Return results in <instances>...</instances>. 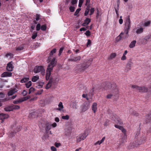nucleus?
I'll return each instance as SVG.
<instances>
[{
	"instance_id": "1",
	"label": "nucleus",
	"mask_w": 151,
	"mask_h": 151,
	"mask_svg": "<svg viewBox=\"0 0 151 151\" xmlns=\"http://www.w3.org/2000/svg\"><path fill=\"white\" fill-rule=\"evenodd\" d=\"M50 61V63L48 66L46 71V79L47 80L50 79L51 73L52 71L53 68L56 65L57 62L55 58H53L52 59L51 58Z\"/></svg>"
},
{
	"instance_id": "2",
	"label": "nucleus",
	"mask_w": 151,
	"mask_h": 151,
	"mask_svg": "<svg viewBox=\"0 0 151 151\" xmlns=\"http://www.w3.org/2000/svg\"><path fill=\"white\" fill-rule=\"evenodd\" d=\"M91 63L88 61L86 62V63H83V64H78L76 66V70L80 72L83 71L85 70L88 68L90 65Z\"/></svg>"
},
{
	"instance_id": "3",
	"label": "nucleus",
	"mask_w": 151,
	"mask_h": 151,
	"mask_svg": "<svg viewBox=\"0 0 151 151\" xmlns=\"http://www.w3.org/2000/svg\"><path fill=\"white\" fill-rule=\"evenodd\" d=\"M137 143L133 145L134 147H136L137 145H139L143 143L146 140V138L143 134H141L137 139Z\"/></svg>"
},
{
	"instance_id": "4",
	"label": "nucleus",
	"mask_w": 151,
	"mask_h": 151,
	"mask_svg": "<svg viewBox=\"0 0 151 151\" xmlns=\"http://www.w3.org/2000/svg\"><path fill=\"white\" fill-rule=\"evenodd\" d=\"M131 87L134 89L138 90L139 92H146L147 91V89L144 86H139L136 85H132Z\"/></svg>"
},
{
	"instance_id": "5",
	"label": "nucleus",
	"mask_w": 151,
	"mask_h": 151,
	"mask_svg": "<svg viewBox=\"0 0 151 151\" xmlns=\"http://www.w3.org/2000/svg\"><path fill=\"white\" fill-rule=\"evenodd\" d=\"M45 70L43 66H36L34 69V73H37L40 72L42 75H44L45 74Z\"/></svg>"
},
{
	"instance_id": "6",
	"label": "nucleus",
	"mask_w": 151,
	"mask_h": 151,
	"mask_svg": "<svg viewBox=\"0 0 151 151\" xmlns=\"http://www.w3.org/2000/svg\"><path fill=\"white\" fill-rule=\"evenodd\" d=\"M81 107L82 112H84L89 108V103L88 102H85L81 106Z\"/></svg>"
},
{
	"instance_id": "7",
	"label": "nucleus",
	"mask_w": 151,
	"mask_h": 151,
	"mask_svg": "<svg viewBox=\"0 0 151 151\" xmlns=\"http://www.w3.org/2000/svg\"><path fill=\"white\" fill-rule=\"evenodd\" d=\"M88 134L85 132L84 133L81 134L77 138V142H80L82 140H83L86 139L88 136Z\"/></svg>"
},
{
	"instance_id": "8",
	"label": "nucleus",
	"mask_w": 151,
	"mask_h": 151,
	"mask_svg": "<svg viewBox=\"0 0 151 151\" xmlns=\"http://www.w3.org/2000/svg\"><path fill=\"white\" fill-rule=\"evenodd\" d=\"M12 62H11L9 63L7 65L6 69L8 71H11L13 70V66L12 65Z\"/></svg>"
},
{
	"instance_id": "9",
	"label": "nucleus",
	"mask_w": 151,
	"mask_h": 151,
	"mask_svg": "<svg viewBox=\"0 0 151 151\" xmlns=\"http://www.w3.org/2000/svg\"><path fill=\"white\" fill-rule=\"evenodd\" d=\"M125 25L126 28H127V29H128V30H129L131 27V22L129 17L126 19Z\"/></svg>"
},
{
	"instance_id": "10",
	"label": "nucleus",
	"mask_w": 151,
	"mask_h": 151,
	"mask_svg": "<svg viewBox=\"0 0 151 151\" xmlns=\"http://www.w3.org/2000/svg\"><path fill=\"white\" fill-rule=\"evenodd\" d=\"M56 52V49H54L52 50L50 53V56L48 57V59L47 60V62L48 63L50 62V61L51 60V59L52 56L54 53H55Z\"/></svg>"
},
{
	"instance_id": "11",
	"label": "nucleus",
	"mask_w": 151,
	"mask_h": 151,
	"mask_svg": "<svg viewBox=\"0 0 151 151\" xmlns=\"http://www.w3.org/2000/svg\"><path fill=\"white\" fill-rule=\"evenodd\" d=\"M12 73L10 72H4L1 75V77H11L12 76Z\"/></svg>"
},
{
	"instance_id": "12",
	"label": "nucleus",
	"mask_w": 151,
	"mask_h": 151,
	"mask_svg": "<svg viewBox=\"0 0 151 151\" xmlns=\"http://www.w3.org/2000/svg\"><path fill=\"white\" fill-rule=\"evenodd\" d=\"M127 139V135L124 134L122 136L121 138V142L120 143V145H123L124 143L126 142V140Z\"/></svg>"
},
{
	"instance_id": "13",
	"label": "nucleus",
	"mask_w": 151,
	"mask_h": 151,
	"mask_svg": "<svg viewBox=\"0 0 151 151\" xmlns=\"http://www.w3.org/2000/svg\"><path fill=\"white\" fill-rule=\"evenodd\" d=\"M134 31L137 34L142 33L143 31V28L142 27H137L133 29Z\"/></svg>"
},
{
	"instance_id": "14",
	"label": "nucleus",
	"mask_w": 151,
	"mask_h": 151,
	"mask_svg": "<svg viewBox=\"0 0 151 151\" xmlns=\"http://www.w3.org/2000/svg\"><path fill=\"white\" fill-rule=\"evenodd\" d=\"M112 119L114 120L117 124H122L121 120L118 117H116L114 116V118L112 117Z\"/></svg>"
},
{
	"instance_id": "15",
	"label": "nucleus",
	"mask_w": 151,
	"mask_h": 151,
	"mask_svg": "<svg viewBox=\"0 0 151 151\" xmlns=\"http://www.w3.org/2000/svg\"><path fill=\"white\" fill-rule=\"evenodd\" d=\"M9 117L7 114L1 113L0 114V119L3 120L8 118Z\"/></svg>"
},
{
	"instance_id": "16",
	"label": "nucleus",
	"mask_w": 151,
	"mask_h": 151,
	"mask_svg": "<svg viewBox=\"0 0 151 151\" xmlns=\"http://www.w3.org/2000/svg\"><path fill=\"white\" fill-rule=\"evenodd\" d=\"M25 49L24 45L23 44L16 47V50L17 51H21Z\"/></svg>"
},
{
	"instance_id": "17",
	"label": "nucleus",
	"mask_w": 151,
	"mask_h": 151,
	"mask_svg": "<svg viewBox=\"0 0 151 151\" xmlns=\"http://www.w3.org/2000/svg\"><path fill=\"white\" fill-rule=\"evenodd\" d=\"M97 104L96 103H93L92 106V110L94 113H95L97 109Z\"/></svg>"
},
{
	"instance_id": "18",
	"label": "nucleus",
	"mask_w": 151,
	"mask_h": 151,
	"mask_svg": "<svg viewBox=\"0 0 151 151\" xmlns=\"http://www.w3.org/2000/svg\"><path fill=\"white\" fill-rule=\"evenodd\" d=\"M17 90L16 88L13 89L9 92L8 95L9 96H11L17 92Z\"/></svg>"
},
{
	"instance_id": "19",
	"label": "nucleus",
	"mask_w": 151,
	"mask_h": 151,
	"mask_svg": "<svg viewBox=\"0 0 151 151\" xmlns=\"http://www.w3.org/2000/svg\"><path fill=\"white\" fill-rule=\"evenodd\" d=\"M132 64V63L131 62H129L127 64L126 66V71L127 72L130 70L131 66Z\"/></svg>"
},
{
	"instance_id": "20",
	"label": "nucleus",
	"mask_w": 151,
	"mask_h": 151,
	"mask_svg": "<svg viewBox=\"0 0 151 151\" xmlns=\"http://www.w3.org/2000/svg\"><path fill=\"white\" fill-rule=\"evenodd\" d=\"M91 22V19L88 18H86L84 22L82 24V26H85Z\"/></svg>"
},
{
	"instance_id": "21",
	"label": "nucleus",
	"mask_w": 151,
	"mask_h": 151,
	"mask_svg": "<svg viewBox=\"0 0 151 151\" xmlns=\"http://www.w3.org/2000/svg\"><path fill=\"white\" fill-rule=\"evenodd\" d=\"M58 108L57 109L60 111H63V109L64 108L63 106V103L62 102H60L58 105Z\"/></svg>"
},
{
	"instance_id": "22",
	"label": "nucleus",
	"mask_w": 151,
	"mask_h": 151,
	"mask_svg": "<svg viewBox=\"0 0 151 151\" xmlns=\"http://www.w3.org/2000/svg\"><path fill=\"white\" fill-rule=\"evenodd\" d=\"M124 32H121L120 35L116 37V41L118 42L122 40L123 38L122 36L124 35Z\"/></svg>"
},
{
	"instance_id": "23",
	"label": "nucleus",
	"mask_w": 151,
	"mask_h": 151,
	"mask_svg": "<svg viewBox=\"0 0 151 151\" xmlns=\"http://www.w3.org/2000/svg\"><path fill=\"white\" fill-rule=\"evenodd\" d=\"M44 84V82H38L37 83V85L36 87L38 88H40L42 87Z\"/></svg>"
},
{
	"instance_id": "24",
	"label": "nucleus",
	"mask_w": 151,
	"mask_h": 151,
	"mask_svg": "<svg viewBox=\"0 0 151 151\" xmlns=\"http://www.w3.org/2000/svg\"><path fill=\"white\" fill-rule=\"evenodd\" d=\"M116 56V54L115 53H111L110 56L108 58V59L109 60H111L113 58H114Z\"/></svg>"
},
{
	"instance_id": "25",
	"label": "nucleus",
	"mask_w": 151,
	"mask_h": 151,
	"mask_svg": "<svg viewBox=\"0 0 151 151\" xmlns=\"http://www.w3.org/2000/svg\"><path fill=\"white\" fill-rule=\"evenodd\" d=\"M105 139V137H103L102 139L100 141H97L95 143V145H96L97 144H99V145H100L104 141Z\"/></svg>"
},
{
	"instance_id": "26",
	"label": "nucleus",
	"mask_w": 151,
	"mask_h": 151,
	"mask_svg": "<svg viewBox=\"0 0 151 151\" xmlns=\"http://www.w3.org/2000/svg\"><path fill=\"white\" fill-rule=\"evenodd\" d=\"M136 43V41L135 40H133L131 42L130 44L129 45V47L130 48H133L135 46Z\"/></svg>"
},
{
	"instance_id": "27",
	"label": "nucleus",
	"mask_w": 151,
	"mask_h": 151,
	"mask_svg": "<svg viewBox=\"0 0 151 151\" xmlns=\"http://www.w3.org/2000/svg\"><path fill=\"white\" fill-rule=\"evenodd\" d=\"M39 78L38 76H34L32 78V81L33 82L36 81Z\"/></svg>"
},
{
	"instance_id": "28",
	"label": "nucleus",
	"mask_w": 151,
	"mask_h": 151,
	"mask_svg": "<svg viewBox=\"0 0 151 151\" xmlns=\"http://www.w3.org/2000/svg\"><path fill=\"white\" fill-rule=\"evenodd\" d=\"M29 78H24L22 79L20 81V82L21 83H25L28 81Z\"/></svg>"
},
{
	"instance_id": "29",
	"label": "nucleus",
	"mask_w": 151,
	"mask_h": 151,
	"mask_svg": "<svg viewBox=\"0 0 151 151\" xmlns=\"http://www.w3.org/2000/svg\"><path fill=\"white\" fill-rule=\"evenodd\" d=\"M4 110L6 111H12V106L5 108Z\"/></svg>"
},
{
	"instance_id": "30",
	"label": "nucleus",
	"mask_w": 151,
	"mask_h": 151,
	"mask_svg": "<svg viewBox=\"0 0 151 151\" xmlns=\"http://www.w3.org/2000/svg\"><path fill=\"white\" fill-rule=\"evenodd\" d=\"M150 23L151 22L150 21L145 22L143 24V25L144 27H148L149 26Z\"/></svg>"
},
{
	"instance_id": "31",
	"label": "nucleus",
	"mask_w": 151,
	"mask_h": 151,
	"mask_svg": "<svg viewBox=\"0 0 151 151\" xmlns=\"http://www.w3.org/2000/svg\"><path fill=\"white\" fill-rule=\"evenodd\" d=\"M37 36V32L36 31L34 32L33 33L32 38V39H34Z\"/></svg>"
},
{
	"instance_id": "32",
	"label": "nucleus",
	"mask_w": 151,
	"mask_h": 151,
	"mask_svg": "<svg viewBox=\"0 0 151 151\" xmlns=\"http://www.w3.org/2000/svg\"><path fill=\"white\" fill-rule=\"evenodd\" d=\"M26 87L27 88H29L32 85L31 81H30L25 84Z\"/></svg>"
},
{
	"instance_id": "33",
	"label": "nucleus",
	"mask_w": 151,
	"mask_h": 151,
	"mask_svg": "<svg viewBox=\"0 0 151 151\" xmlns=\"http://www.w3.org/2000/svg\"><path fill=\"white\" fill-rule=\"evenodd\" d=\"M112 87L111 84L110 83H109L108 85H107L106 86V89L107 90L110 89V88H112Z\"/></svg>"
},
{
	"instance_id": "34",
	"label": "nucleus",
	"mask_w": 151,
	"mask_h": 151,
	"mask_svg": "<svg viewBox=\"0 0 151 151\" xmlns=\"http://www.w3.org/2000/svg\"><path fill=\"white\" fill-rule=\"evenodd\" d=\"M12 110L13 109H18L20 108V107L18 105H13L12 106Z\"/></svg>"
},
{
	"instance_id": "35",
	"label": "nucleus",
	"mask_w": 151,
	"mask_h": 151,
	"mask_svg": "<svg viewBox=\"0 0 151 151\" xmlns=\"http://www.w3.org/2000/svg\"><path fill=\"white\" fill-rule=\"evenodd\" d=\"M22 101L21 99H19L18 100L14 101H13V103L14 104H19L21 102H22Z\"/></svg>"
},
{
	"instance_id": "36",
	"label": "nucleus",
	"mask_w": 151,
	"mask_h": 151,
	"mask_svg": "<svg viewBox=\"0 0 151 151\" xmlns=\"http://www.w3.org/2000/svg\"><path fill=\"white\" fill-rule=\"evenodd\" d=\"M140 129L138 130V131L137 132V133L135 136V138L137 139L138 137H139V135L141 134H140Z\"/></svg>"
},
{
	"instance_id": "37",
	"label": "nucleus",
	"mask_w": 151,
	"mask_h": 151,
	"mask_svg": "<svg viewBox=\"0 0 151 151\" xmlns=\"http://www.w3.org/2000/svg\"><path fill=\"white\" fill-rule=\"evenodd\" d=\"M62 118L63 119L68 120L69 119V116L68 115H67L65 116H62Z\"/></svg>"
},
{
	"instance_id": "38",
	"label": "nucleus",
	"mask_w": 151,
	"mask_h": 151,
	"mask_svg": "<svg viewBox=\"0 0 151 151\" xmlns=\"http://www.w3.org/2000/svg\"><path fill=\"white\" fill-rule=\"evenodd\" d=\"M81 57L80 56H78L74 58V62H76L78 61H79L81 60Z\"/></svg>"
},
{
	"instance_id": "39",
	"label": "nucleus",
	"mask_w": 151,
	"mask_h": 151,
	"mask_svg": "<svg viewBox=\"0 0 151 151\" xmlns=\"http://www.w3.org/2000/svg\"><path fill=\"white\" fill-rule=\"evenodd\" d=\"M112 93H114V94H115L116 95V94H117L119 92H118V89L117 88H115L114 90L113 91H112Z\"/></svg>"
},
{
	"instance_id": "40",
	"label": "nucleus",
	"mask_w": 151,
	"mask_h": 151,
	"mask_svg": "<svg viewBox=\"0 0 151 151\" xmlns=\"http://www.w3.org/2000/svg\"><path fill=\"white\" fill-rule=\"evenodd\" d=\"M43 91V90L42 89L40 90L39 91H37V92L36 93V95H40L42 94Z\"/></svg>"
},
{
	"instance_id": "41",
	"label": "nucleus",
	"mask_w": 151,
	"mask_h": 151,
	"mask_svg": "<svg viewBox=\"0 0 151 151\" xmlns=\"http://www.w3.org/2000/svg\"><path fill=\"white\" fill-rule=\"evenodd\" d=\"M51 83L49 82L47 84L45 87V88L47 89H49L51 87Z\"/></svg>"
},
{
	"instance_id": "42",
	"label": "nucleus",
	"mask_w": 151,
	"mask_h": 151,
	"mask_svg": "<svg viewBox=\"0 0 151 151\" xmlns=\"http://www.w3.org/2000/svg\"><path fill=\"white\" fill-rule=\"evenodd\" d=\"M16 133L14 132H11L10 133L9 136L10 137H12L15 135Z\"/></svg>"
},
{
	"instance_id": "43",
	"label": "nucleus",
	"mask_w": 151,
	"mask_h": 151,
	"mask_svg": "<svg viewBox=\"0 0 151 151\" xmlns=\"http://www.w3.org/2000/svg\"><path fill=\"white\" fill-rule=\"evenodd\" d=\"M35 90V88L33 87H31L29 89V91L28 93L29 94H30L32 92H33Z\"/></svg>"
},
{
	"instance_id": "44",
	"label": "nucleus",
	"mask_w": 151,
	"mask_h": 151,
	"mask_svg": "<svg viewBox=\"0 0 151 151\" xmlns=\"http://www.w3.org/2000/svg\"><path fill=\"white\" fill-rule=\"evenodd\" d=\"M29 99V97L28 96L22 98L20 99L22 102H23Z\"/></svg>"
},
{
	"instance_id": "45",
	"label": "nucleus",
	"mask_w": 151,
	"mask_h": 151,
	"mask_svg": "<svg viewBox=\"0 0 151 151\" xmlns=\"http://www.w3.org/2000/svg\"><path fill=\"white\" fill-rule=\"evenodd\" d=\"M122 131V132L124 134H126V130L123 128V127H122V128H121L120 129Z\"/></svg>"
},
{
	"instance_id": "46",
	"label": "nucleus",
	"mask_w": 151,
	"mask_h": 151,
	"mask_svg": "<svg viewBox=\"0 0 151 151\" xmlns=\"http://www.w3.org/2000/svg\"><path fill=\"white\" fill-rule=\"evenodd\" d=\"M36 28V30L37 31H39L40 29L41 28V25L39 23L37 25Z\"/></svg>"
},
{
	"instance_id": "47",
	"label": "nucleus",
	"mask_w": 151,
	"mask_h": 151,
	"mask_svg": "<svg viewBox=\"0 0 151 151\" xmlns=\"http://www.w3.org/2000/svg\"><path fill=\"white\" fill-rule=\"evenodd\" d=\"M64 50V48L63 47H61L59 50L58 55L60 56L63 50Z\"/></svg>"
},
{
	"instance_id": "48",
	"label": "nucleus",
	"mask_w": 151,
	"mask_h": 151,
	"mask_svg": "<svg viewBox=\"0 0 151 151\" xmlns=\"http://www.w3.org/2000/svg\"><path fill=\"white\" fill-rule=\"evenodd\" d=\"M41 29L42 30L45 31L46 29V27L45 25H43L42 26Z\"/></svg>"
},
{
	"instance_id": "49",
	"label": "nucleus",
	"mask_w": 151,
	"mask_h": 151,
	"mask_svg": "<svg viewBox=\"0 0 151 151\" xmlns=\"http://www.w3.org/2000/svg\"><path fill=\"white\" fill-rule=\"evenodd\" d=\"M81 9L80 8H78L77 9L76 12L75 13L74 15L76 16L79 13V11L81 10Z\"/></svg>"
},
{
	"instance_id": "50",
	"label": "nucleus",
	"mask_w": 151,
	"mask_h": 151,
	"mask_svg": "<svg viewBox=\"0 0 151 151\" xmlns=\"http://www.w3.org/2000/svg\"><path fill=\"white\" fill-rule=\"evenodd\" d=\"M51 125L50 124L48 125L45 128V129L46 131H48L50 129H51Z\"/></svg>"
},
{
	"instance_id": "51",
	"label": "nucleus",
	"mask_w": 151,
	"mask_h": 151,
	"mask_svg": "<svg viewBox=\"0 0 151 151\" xmlns=\"http://www.w3.org/2000/svg\"><path fill=\"white\" fill-rule=\"evenodd\" d=\"M83 1L84 0H79V2L78 4V6L79 7H81V6Z\"/></svg>"
},
{
	"instance_id": "52",
	"label": "nucleus",
	"mask_w": 151,
	"mask_h": 151,
	"mask_svg": "<svg viewBox=\"0 0 151 151\" xmlns=\"http://www.w3.org/2000/svg\"><path fill=\"white\" fill-rule=\"evenodd\" d=\"M40 15L39 14H37L36 17V21H38L40 19Z\"/></svg>"
},
{
	"instance_id": "53",
	"label": "nucleus",
	"mask_w": 151,
	"mask_h": 151,
	"mask_svg": "<svg viewBox=\"0 0 151 151\" xmlns=\"http://www.w3.org/2000/svg\"><path fill=\"white\" fill-rule=\"evenodd\" d=\"M69 9L71 12H73L75 10V8L73 6H70L69 8Z\"/></svg>"
},
{
	"instance_id": "54",
	"label": "nucleus",
	"mask_w": 151,
	"mask_h": 151,
	"mask_svg": "<svg viewBox=\"0 0 151 151\" xmlns=\"http://www.w3.org/2000/svg\"><path fill=\"white\" fill-rule=\"evenodd\" d=\"M55 145L56 147H58L61 145V144L60 143L56 142L55 143Z\"/></svg>"
},
{
	"instance_id": "55",
	"label": "nucleus",
	"mask_w": 151,
	"mask_h": 151,
	"mask_svg": "<svg viewBox=\"0 0 151 151\" xmlns=\"http://www.w3.org/2000/svg\"><path fill=\"white\" fill-rule=\"evenodd\" d=\"M94 12V8H91L90 9V15H91Z\"/></svg>"
},
{
	"instance_id": "56",
	"label": "nucleus",
	"mask_w": 151,
	"mask_h": 151,
	"mask_svg": "<svg viewBox=\"0 0 151 151\" xmlns=\"http://www.w3.org/2000/svg\"><path fill=\"white\" fill-rule=\"evenodd\" d=\"M85 34L87 36H89L91 35V33L90 31L88 30L86 31L85 33Z\"/></svg>"
},
{
	"instance_id": "57",
	"label": "nucleus",
	"mask_w": 151,
	"mask_h": 151,
	"mask_svg": "<svg viewBox=\"0 0 151 151\" xmlns=\"http://www.w3.org/2000/svg\"><path fill=\"white\" fill-rule=\"evenodd\" d=\"M89 12V10H88V9H86L84 13V15L85 16H87Z\"/></svg>"
},
{
	"instance_id": "58",
	"label": "nucleus",
	"mask_w": 151,
	"mask_h": 151,
	"mask_svg": "<svg viewBox=\"0 0 151 151\" xmlns=\"http://www.w3.org/2000/svg\"><path fill=\"white\" fill-rule=\"evenodd\" d=\"M5 96V94L2 92H0V98H2Z\"/></svg>"
},
{
	"instance_id": "59",
	"label": "nucleus",
	"mask_w": 151,
	"mask_h": 151,
	"mask_svg": "<svg viewBox=\"0 0 151 151\" xmlns=\"http://www.w3.org/2000/svg\"><path fill=\"white\" fill-rule=\"evenodd\" d=\"M131 114L136 116H137L138 115V114L135 111H133L131 113Z\"/></svg>"
},
{
	"instance_id": "60",
	"label": "nucleus",
	"mask_w": 151,
	"mask_h": 151,
	"mask_svg": "<svg viewBox=\"0 0 151 151\" xmlns=\"http://www.w3.org/2000/svg\"><path fill=\"white\" fill-rule=\"evenodd\" d=\"M91 43V41L90 40H88V42L87 43V46H90Z\"/></svg>"
},
{
	"instance_id": "61",
	"label": "nucleus",
	"mask_w": 151,
	"mask_h": 151,
	"mask_svg": "<svg viewBox=\"0 0 151 151\" xmlns=\"http://www.w3.org/2000/svg\"><path fill=\"white\" fill-rule=\"evenodd\" d=\"M114 126L116 128H118L119 129H120L121 128H122V126L116 124H115Z\"/></svg>"
},
{
	"instance_id": "62",
	"label": "nucleus",
	"mask_w": 151,
	"mask_h": 151,
	"mask_svg": "<svg viewBox=\"0 0 151 151\" xmlns=\"http://www.w3.org/2000/svg\"><path fill=\"white\" fill-rule=\"evenodd\" d=\"M51 150L52 151H57L56 148L54 146L51 147Z\"/></svg>"
},
{
	"instance_id": "63",
	"label": "nucleus",
	"mask_w": 151,
	"mask_h": 151,
	"mask_svg": "<svg viewBox=\"0 0 151 151\" xmlns=\"http://www.w3.org/2000/svg\"><path fill=\"white\" fill-rule=\"evenodd\" d=\"M112 96H113V94H108L106 98L107 99H110L111 98V97H112Z\"/></svg>"
},
{
	"instance_id": "64",
	"label": "nucleus",
	"mask_w": 151,
	"mask_h": 151,
	"mask_svg": "<svg viewBox=\"0 0 151 151\" xmlns=\"http://www.w3.org/2000/svg\"><path fill=\"white\" fill-rule=\"evenodd\" d=\"M27 93V91L25 90H24L22 92V94L24 96L26 95Z\"/></svg>"
}]
</instances>
